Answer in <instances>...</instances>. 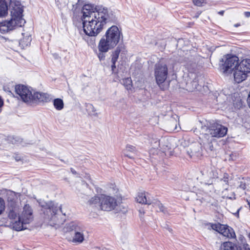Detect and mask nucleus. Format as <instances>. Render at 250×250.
<instances>
[{
  "instance_id": "f257e3e1",
  "label": "nucleus",
  "mask_w": 250,
  "mask_h": 250,
  "mask_svg": "<svg viewBox=\"0 0 250 250\" xmlns=\"http://www.w3.org/2000/svg\"><path fill=\"white\" fill-rule=\"evenodd\" d=\"M82 12L83 31L90 37L97 36L106 23L111 21L106 8L97 10L94 5L87 4L83 6Z\"/></svg>"
},
{
  "instance_id": "f03ea898",
  "label": "nucleus",
  "mask_w": 250,
  "mask_h": 250,
  "mask_svg": "<svg viewBox=\"0 0 250 250\" xmlns=\"http://www.w3.org/2000/svg\"><path fill=\"white\" fill-rule=\"evenodd\" d=\"M17 94L23 102L30 106L36 105L41 102L47 103L51 100L50 95L34 91L23 84L17 85Z\"/></svg>"
},
{
  "instance_id": "7ed1b4c3",
  "label": "nucleus",
  "mask_w": 250,
  "mask_h": 250,
  "mask_svg": "<svg viewBox=\"0 0 250 250\" xmlns=\"http://www.w3.org/2000/svg\"><path fill=\"white\" fill-rule=\"evenodd\" d=\"M122 37V32L117 26L113 25L106 31L101 39L98 48L103 51H108L115 47Z\"/></svg>"
},
{
  "instance_id": "20e7f679",
  "label": "nucleus",
  "mask_w": 250,
  "mask_h": 250,
  "mask_svg": "<svg viewBox=\"0 0 250 250\" xmlns=\"http://www.w3.org/2000/svg\"><path fill=\"white\" fill-rule=\"evenodd\" d=\"M39 204L42 208L44 221L51 226H54L60 223L59 209L64 215H65L62 210V206H58V204L52 201L40 202Z\"/></svg>"
},
{
  "instance_id": "39448f33",
  "label": "nucleus",
  "mask_w": 250,
  "mask_h": 250,
  "mask_svg": "<svg viewBox=\"0 0 250 250\" xmlns=\"http://www.w3.org/2000/svg\"><path fill=\"white\" fill-rule=\"evenodd\" d=\"M89 203L101 210L107 211L113 210L117 206V199L115 197L104 194L94 196L89 200Z\"/></svg>"
},
{
  "instance_id": "423d86ee",
  "label": "nucleus",
  "mask_w": 250,
  "mask_h": 250,
  "mask_svg": "<svg viewBox=\"0 0 250 250\" xmlns=\"http://www.w3.org/2000/svg\"><path fill=\"white\" fill-rule=\"evenodd\" d=\"M228 128L221 124L215 122H209L207 125L201 127V132L204 137L207 140L210 137L221 138L225 136Z\"/></svg>"
},
{
  "instance_id": "0eeeda50",
  "label": "nucleus",
  "mask_w": 250,
  "mask_h": 250,
  "mask_svg": "<svg viewBox=\"0 0 250 250\" xmlns=\"http://www.w3.org/2000/svg\"><path fill=\"white\" fill-rule=\"evenodd\" d=\"M154 74L156 83L163 90L166 89L164 83L168 76L167 64L164 60H161L154 66Z\"/></svg>"
},
{
  "instance_id": "6e6552de",
  "label": "nucleus",
  "mask_w": 250,
  "mask_h": 250,
  "mask_svg": "<svg viewBox=\"0 0 250 250\" xmlns=\"http://www.w3.org/2000/svg\"><path fill=\"white\" fill-rule=\"evenodd\" d=\"M34 219L33 210L29 204H26L23 208V210L19 216V220L17 221V231L27 229V225Z\"/></svg>"
},
{
  "instance_id": "1a4fd4ad",
  "label": "nucleus",
  "mask_w": 250,
  "mask_h": 250,
  "mask_svg": "<svg viewBox=\"0 0 250 250\" xmlns=\"http://www.w3.org/2000/svg\"><path fill=\"white\" fill-rule=\"evenodd\" d=\"M235 81L240 83L244 81L250 73V59L243 60L233 71Z\"/></svg>"
},
{
  "instance_id": "9d476101",
  "label": "nucleus",
  "mask_w": 250,
  "mask_h": 250,
  "mask_svg": "<svg viewBox=\"0 0 250 250\" xmlns=\"http://www.w3.org/2000/svg\"><path fill=\"white\" fill-rule=\"evenodd\" d=\"M67 231H74L72 241L73 243L81 244L84 240L85 229L83 226L79 223L72 222L66 225Z\"/></svg>"
},
{
  "instance_id": "9b49d317",
  "label": "nucleus",
  "mask_w": 250,
  "mask_h": 250,
  "mask_svg": "<svg viewBox=\"0 0 250 250\" xmlns=\"http://www.w3.org/2000/svg\"><path fill=\"white\" fill-rule=\"evenodd\" d=\"M239 59L236 56L227 55L222 59L221 69L225 73H231L239 64Z\"/></svg>"
},
{
  "instance_id": "f8f14e48",
  "label": "nucleus",
  "mask_w": 250,
  "mask_h": 250,
  "mask_svg": "<svg viewBox=\"0 0 250 250\" xmlns=\"http://www.w3.org/2000/svg\"><path fill=\"white\" fill-rule=\"evenodd\" d=\"M211 228L229 238H234L236 235L233 229L226 225H222L220 223L212 224Z\"/></svg>"
},
{
  "instance_id": "ddd939ff",
  "label": "nucleus",
  "mask_w": 250,
  "mask_h": 250,
  "mask_svg": "<svg viewBox=\"0 0 250 250\" xmlns=\"http://www.w3.org/2000/svg\"><path fill=\"white\" fill-rule=\"evenodd\" d=\"M8 217L9 219L11 220L10 224L8 226L14 230H16V202L10 199L9 197L8 199Z\"/></svg>"
},
{
  "instance_id": "4468645a",
  "label": "nucleus",
  "mask_w": 250,
  "mask_h": 250,
  "mask_svg": "<svg viewBox=\"0 0 250 250\" xmlns=\"http://www.w3.org/2000/svg\"><path fill=\"white\" fill-rule=\"evenodd\" d=\"M188 77L187 80L185 89L189 92H192L198 89L200 85L198 83L196 75L193 73H190L188 74Z\"/></svg>"
},
{
  "instance_id": "2eb2a0df",
  "label": "nucleus",
  "mask_w": 250,
  "mask_h": 250,
  "mask_svg": "<svg viewBox=\"0 0 250 250\" xmlns=\"http://www.w3.org/2000/svg\"><path fill=\"white\" fill-rule=\"evenodd\" d=\"M24 6L20 1H17V26L22 27L26 22L23 18Z\"/></svg>"
},
{
  "instance_id": "dca6fc26",
  "label": "nucleus",
  "mask_w": 250,
  "mask_h": 250,
  "mask_svg": "<svg viewBox=\"0 0 250 250\" xmlns=\"http://www.w3.org/2000/svg\"><path fill=\"white\" fill-rule=\"evenodd\" d=\"M153 197L147 192L139 193L136 198L138 203L142 204L151 205V201Z\"/></svg>"
},
{
  "instance_id": "f3484780",
  "label": "nucleus",
  "mask_w": 250,
  "mask_h": 250,
  "mask_svg": "<svg viewBox=\"0 0 250 250\" xmlns=\"http://www.w3.org/2000/svg\"><path fill=\"white\" fill-rule=\"evenodd\" d=\"M202 144L200 143H195L191 145L188 150V153L190 157H199L201 155Z\"/></svg>"
},
{
  "instance_id": "a211bd4d",
  "label": "nucleus",
  "mask_w": 250,
  "mask_h": 250,
  "mask_svg": "<svg viewBox=\"0 0 250 250\" xmlns=\"http://www.w3.org/2000/svg\"><path fill=\"white\" fill-rule=\"evenodd\" d=\"M21 35L23 38L20 40L19 45L23 49L30 44L31 37L30 34L28 32L21 33Z\"/></svg>"
},
{
  "instance_id": "6ab92c4d",
  "label": "nucleus",
  "mask_w": 250,
  "mask_h": 250,
  "mask_svg": "<svg viewBox=\"0 0 250 250\" xmlns=\"http://www.w3.org/2000/svg\"><path fill=\"white\" fill-rule=\"evenodd\" d=\"M15 20H13L12 19L8 21H4V22L0 23V31L1 33L8 32V31L13 30L12 24L13 21Z\"/></svg>"
},
{
  "instance_id": "aec40b11",
  "label": "nucleus",
  "mask_w": 250,
  "mask_h": 250,
  "mask_svg": "<svg viewBox=\"0 0 250 250\" xmlns=\"http://www.w3.org/2000/svg\"><path fill=\"white\" fill-rule=\"evenodd\" d=\"M151 205L156 208L157 211L162 212L164 213H167V208L157 199L153 198L151 201Z\"/></svg>"
},
{
  "instance_id": "412c9836",
  "label": "nucleus",
  "mask_w": 250,
  "mask_h": 250,
  "mask_svg": "<svg viewBox=\"0 0 250 250\" xmlns=\"http://www.w3.org/2000/svg\"><path fill=\"white\" fill-rule=\"evenodd\" d=\"M240 249L238 245L230 241L223 243L220 247V250H240Z\"/></svg>"
},
{
  "instance_id": "4be33fe9",
  "label": "nucleus",
  "mask_w": 250,
  "mask_h": 250,
  "mask_svg": "<svg viewBox=\"0 0 250 250\" xmlns=\"http://www.w3.org/2000/svg\"><path fill=\"white\" fill-rule=\"evenodd\" d=\"M136 152V150L135 147L129 145H127L123 151L124 155L130 159H132L133 158L131 154H135Z\"/></svg>"
},
{
  "instance_id": "5701e85b",
  "label": "nucleus",
  "mask_w": 250,
  "mask_h": 250,
  "mask_svg": "<svg viewBox=\"0 0 250 250\" xmlns=\"http://www.w3.org/2000/svg\"><path fill=\"white\" fill-rule=\"evenodd\" d=\"M203 174L207 175L209 178H213L217 176V173L214 168L212 167L207 168L206 170H204Z\"/></svg>"
},
{
  "instance_id": "b1692460",
  "label": "nucleus",
  "mask_w": 250,
  "mask_h": 250,
  "mask_svg": "<svg viewBox=\"0 0 250 250\" xmlns=\"http://www.w3.org/2000/svg\"><path fill=\"white\" fill-rule=\"evenodd\" d=\"M53 105L57 110H61L64 107L63 102L62 99L60 98H57L54 100Z\"/></svg>"
},
{
  "instance_id": "393cba45",
  "label": "nucleus",
  "mask_w": 250,
  "mask_h": 250,
  "mask_svg": "<svg viewBox=\"0 0 250 250\" xmlns=\"http://www.w3.org/2000/svg\"><path fill=\"white\" fill-rule=\"evenodd\" d=\"M121 83L124 85L127 89H130L132 87V81L130 78L123 79Z\"/></svg>"
},
{
  "instance_id": "a878e982",
  "label": "nucleus",
  "mask_w": 250,
  "mask_h": 250,
  "mask_svg": "<svg viewBox=\"0 0 250 250\" xmlns=\"http://www.w3.org/2000/svg\"><path fill=\"white\" fill-rule=\"evenodd\" d=\"M120 52V49L119 47H117L116 50L112 53L111 62H116L119 58Z\"/></svg>"
},
{
  "instance_id": "bb28decb",
  "label": "nucleus",
  "mask_w": 250,
  "mask_h": 250,
  "mask_svg": "<svg viewBox=\"0 0 250 250\" xmlns=\"http://www.w3.org/2000/svg\"><path fill=\"white\" fill-rule=\"evenodd\" d=\"M5 208V202L2 198L0 197V215L4 211Z\"/></svg>"
},
{
  "instance_id": "cd10ccee",
  "label": "nucleus",
  "mask_w": 250,
  "mask_h": 250,
  "mask_svg": "<svg viewBox=\"0 0 250 250\" xmlns=\"http://www.w3.org/2000/svg\"><path fill=\"white\" fill-rule=\"evenodd\" d=\"M203 146L207 150L212 151L213 148V146L211 142H208L207 144L203 143Z\"/></svg>"
},
{
  "instance_id": "c85d7f7f",
  "label": "nucleus",
  "mask_w": 250,
  "mask_h": 250,
  "mask_svg": "<svg viewBox=\"0 0 250 250\" xmlns=\"http://www.w3.org/2000/svg\"><path fill=\"white\" fill-rule=\"evenodd\" d=\"M99 53H98V56L100 61L104 60L105 58V55L104 53L107 52V51H103L102 50H100L98 48Z\"/></svg>"
},
{
  "instance_id": "c756f323",
  "label": "nucleus",
  "mask_w": 250,
  "mask_h": 250,
  "mask_svg": "<svg viewBox=\"0 0 250 250\" xmlns=\"http://www.w3.org/2000/svg\"><path fill=\"white\" fill-rule=\"evenodd\" d=\"M194 5L198 6H201L205 3V0H192Z\"/></svg>"
},
{
  "instance_id": "7c9ffc66",
  "label": "nucleus",
  "mask_w": 250,
  "mask_h": 250,
  "mask_svg": "<svg viewBox=\"0 0 250 250\" xmlns=\"http://www.w3.org/2000/svg\"><path fill=\"white\" fill-rule=\"evenodd\" d=\"M240 250H250V247L247 243H243L241 246H238Z\"/></svg>"
},
{
  "instance_id": "2f4dec72",
  "label": "nucleus",
  "mask_w": 250,
  "mask_h": 250,
  "mask_svg": "<svg viewBox=\"0 0 250 250\" xmlns=\"http://www.w3.org/2000/svg\"><path fill=\"white\" fill-rule=\"evenodd\" d=\"M83 0H78V2L76 4V7L75 8V6L73 5L72 10L74 9V10H75L78 7L81 6L82 5V4H83Z\"/></svg>"
},
{
  "instance_id": "473e14b6",
  "label": "nucleus",
  "mask_w": 250,
  "mask_h": 250,
  "mask_svg": "<svg viewBox=\"0 0 250 250\" xmlns=\"http://www.w3.org/2000/svg\"><path fill=\"white\" fill-rule=\"evenodd\" d=\"M229 174L227 173H224V176L222 179V180L226 184H228L229 182Z\"/></svg>"
},
{
  "instance_id": "72a5a7b5",
  "label": "nucleus",
  "mask_w": 250,
  "mask_h": 250,
  "mask_svg": "<svg viewBox=\"0 0 250 250\" xmlns=\"http://www.w3.org/2000/svg\"><path fill=\"white\" fill-rule=\"evenodd\" d=\"M3 88L5 91H7V92H9V93H11V94L13 95L11 92V90L9 89V87H7L6 86H4Z\"/></svg>"
},
{
  "instance_id": "f704fd0d",
  "label": "nucleus",
  "mask_w": 250,
  "mask_h": 250,
  "mask_svg": "<svg viewBox=\"0 0 250 250\" xmlns=\"http://www.w3.org/2000/svg\"><path fill=\"white\" fill-rule=\"evenodd\" d=\"M92 250H106L105 249H102L98 247H95L93 248Z\"/></svg>"
},
{
  "instance_id": "c9c22d12",
  "label": "nucleus",
  "mask_w": 250,
  "mask_h": 250,
  "mask_svg": "<svg viewBox=\"0 0 250 250\" xmlns=\"http://www.w3.org/2000/svg\"><path fill=\"white\" fill-rule=\"evenodd\" d=\"M116 62H112L111 65V70L112 71H114V69L116 68Z\"/></svg>"
},
{
  "instance_id": "e433bc0d",
  "label": "nucleus",
  "mask_w": 250,
  "mask_h": 250,
  "mask_svg": "<svg viewBox=\"0 0 250 250\" xmlns=\"http://www.w3.org/2000/svg\"><path fill=\"white\" fill-rule=\"evenodd\" d=\"M244 15L246 17L249 18L250 17V12H244Z\"/></svg>"
},
{
  "instance_id": "4c0bfd02",
  "label": "nucleus",
  "mask_w": 250,
  "mask_h": 250,
  "mask_svg": "<svg viewBox=\"0 0 250 250\" xmlns=\"http://www.w3.org/2000/svg\"><path fill=\"white\" fill-rule=\"evenodd\" d=\"M3 105V101L1 98L0 97V108Z\"/></svg>"
},
{
  "instance_id": "58836bf2",
  "label": "nucleus",
  "mask_w": 250,
  "mask_h": 250,
  "mask_svg": "<svg viewBox=\"0 0 250 250\" xmlns=\"http://www.w3.org/2000/svg\"><path fill=\"white\" fill-rule=\"evenodd\" d=\"M240 187L241 188H242V189H245L246 188V186L245 184H241L240 185Z\"/></svg>"
},
{
  "instance_id": "ea45409f",
  "label": "nucleus",
  "mask_w": 250,
  "mask_h": 250,
  "mask_svg": "<svg viewBox=\"0 0 250 250\" xmlns=\"http://www.w3.org/2000/svg\"><path fill=\"white\" fill-rule=\"evenodd\" d=\"M71 171L74 174H77L76 171L74 169H73L72 168H71Z\"/></svg>"
},
{
  "instance_id": "a19ab883",
  "label": "nucleus",
  "mask_w": 250,
  "mask_h": 250,
  "mask_svg": "<svg viewBox=\"0 0 250 250\" xmlns=\"http://www.w3.org/2000/svg\"><path fill=\"white\" fill-rule=\"evenodd\" d=\"M247 101H248V104L250 108V98H249V97L248 98Z\"/></svg>"
},
{
  "instance_id": "79ce46f5",
  "label": "nucleus",
  "mask_w": 250,
  "mask_h": 250,
  "mask_svg": "<svg viewBox=\"0 0 250 250\" xmlns=\"http://www.w3.org/2000/svg\"><path fill=\"white\" fill-rule=\"evenodd\" d=\"M239 210H240V209H238L237 210V212H236L235 213H234V214H235V215H237L238 217V216H239Z\"/></svg>"
},
{
  "instance_id": "37998d69",
  "label": "nucleus",
  "mask_w": 250,
  "mask_h": 250,
  "mask_svg": "<svg viewBox=\"0 0 250 250\" xmlns=\"http://www.w3.org/2000/svg\"><path fill=\"white\" fill-rule=\"evenodd\" d=\"M224 13V11H220L219 12V14H221V15H223Z\"/></svg>"
},
{
  "instance_id": "c03bdc74",
  "label": "nucleus",
  "mask_w": 250,
  "mask_h": 250,
  "mask_svg": "<svg viewBox=\"0 0 250 250\" xmlns=\"http://www.w3.org/2000/svg\"><path fill=\"white\" fill-rule=\"evenodd\" d=\"M17 142H19V144H21V140L20 141V139H18V140H17Z\"/></svg>"
},
{
  "instance_id": "a18cd8bd",
  "label": "nucleus",
  "mask_w": 250,
  "mask_h": 250,
  "mask_svg": "<svg viewBox=\"0 0 250 250\" xmlns=\"http://www.w3.org/2000/svg\"><path fill=\"white\" fill-rule=\"evenodd\" d=\"M239 26H240L239 24H236L234 25V26H235V27H238Z\"/></svg>"
},
{
  "instance_id": "49530a36",
  "label": "nucleus",
  "mask_w": 250,
  "mask_h": 250,
  "mask_svg": "<svg viewBox=\"0 0 250 250\" xmlns=\"http://www.w3.org/2000/svg\"><path fill=\"white\" fill-rule=\"evenodd\" d=\"M176 129H177V125H175V126L174 128V130H176Z\"/></svg>"
},
{
  "instance_id": "de8ad7c7",
  "label": "nucleus",
  "mask_w": 250,
  "mask_h": 250,
  "mask_svg": "<svg viewBox=\"0 0 250 250\" xmlns=\"http://www.w3.org/2000/svg\"><path fill=\"white\" fill-rule=\"evenodd\" d=\"M15 91H16V85L13 86Z\"/></svg>"
},
{
  "instance_id": "09e8293b",
  "label": "nucleus",
  "mask_w": 250,
  "mask_h": 250,
  "mask_svg": "<svg viewBox=\"0 0 250 250\" xmlns=\"http://www.w3.org/2000/svg\"><path fill=\"white\" fill-rule=\"evenodd\" d=\"M94 41H92V44H93V43H94Z\"/></svg>"
},
{
  "instance_id": "8fccbe9b",
  "label": "nucleus",
  "mask_w": 250,
  "mask_h": 250,
  "mask_svg": "<svg viewBox=\"0 0 250 250\" xmlns=\"http://www.w3.org/2000/svg\"><path fill=\"white\" fill-rule=\"evenodd\" d=\"M13 26H15V25H13V26L12 25L13 29H14Z\"/></svg>"
}]
</instances>
